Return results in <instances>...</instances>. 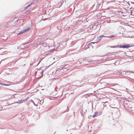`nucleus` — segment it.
<instances>
[{
    "mask_svg": "<svg viewBox=\"0 0 134 134\" xmlns=\"http://www.w3.org/2000/svg\"><path fill=\"white\" fill-rule=\"evenodd\" d=\"M99 115H98V113L97 112H96L94 113V114L93 115V118L97 117Z\"/></svg>",
    "mask_w": 134,
    "mask_h": 134,
    "instance_id": "nucleus-3",
    "label": "nucleus"
},
{
    "mask_svg": "<svg viewBox=\"0 0 134 134\" xmlns=\"http://www.w3.org/2000/svg\"><path fill=\"white\" fill-rule=\"evenodd\" d=\"M116 47V46H111L110 47L111 48H115Z\"/></svg>",
    "mask_w": 134,
    "mask_h": 134,
    "instance_id": "nucleus-5",
    "label": "nucleus"
},
{
    "mask_svg": "<svg viewBox=\"0 0 134 134\" xmlns=\"http://www.w3.org/2000/svg\"><path fill=\"white\" fill-rule=\"evenodd\" d=\"M130 47L129 44H127L124 45H120L119 46V47L122 48H128Z\"/></svg>",
    "mask_w": 134,
    "mask_h": 134,
    "instance_id": "nucleus-1",
    "label": "nucleus"
},
{
    "mask_svg": "<svg viewBox=\"0 0 134 134\" xmlns=\"http://www.w3.org/2000/svg\"><path fill=\"white\" fill-rule=\"evenodd\" d=\"M95 43V42H92L90 43Z\"/></svg>",
    "mask_w": 134,
    "mask_h": 134,
    "instance_id": "nucleus-7",
    "label": "nucleus"
},
{
    "mask_svg": "<svg viewBox=\"0 0 134 134\" xmlns=\"http://www.w3.org/2000/svg\"><path fill=\"white\" fill-rule=\"evenodd\" d=\"M0 84H1V85H6V86H7V85H5L4 84L2 83H0Z\"/></svg>",
    "mask_w": 134,
    "mask_h": 134,
    "instance_id": "nucleus-6",
    "label": "nucleus"
},
{
    "mask_svg": "<svg viewBox=\"0 0 134 134\" xmlns=\"http://www.w3.org/2000/svg\"><path fill=\"white\" fill-rule=\"evenodd\" d=\"M30 29V28H27L26 29H25L24 30L21 31L18 34H22L23 33H25L28 31Z\"/></svg>",
    "mask_w": 134,
    "mask_h": 134,
    "instance_id": "nucleus-2",
    "label": "nucleus"
},
{
    "mask_svg": "<svg viewBox=\"0 0 134 134\" xmlns=\"http://www.w3.org/2000/svg\"><path fill=\"white\" fill-rule=\"evenodd\" d=\"M39 70L41 72V77H42V76L43 75V70H41V69H40Z\"/></svg>",
    "mask_w": 134,
    "mask_h": 134,
    "instance_id": "nucleus-4",
    "label": "nucleus"
},
{
    "mask_svg": "<svg viewBox=\"0 0 134 134\" xmlns=\"http://www.w3.org/2000/svg\"><path fill=\"white\" fill-rule=\"evenodd\" d=\"M102 36V37H104V36ZM104 37H106V36H104Z\"/></svg>",
    "mask_w": 134,
    "mask_h": 134,
    "instance_id": "nucleus-8",
    "label": "nucleus"
}]
</instances>
